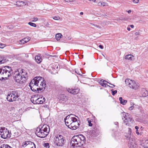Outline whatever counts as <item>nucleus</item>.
I'll return each instance as SVG.
<instances>
[{
    "label": "nucleus",
    "instance_id": "obj_1",
    "mask_svg": "<svg viewBox=\"0 0 148 148\" xmlns=\"http://www.w3.org/2000/svg\"><path fill=\"white\" fill-rule=\"evenodd\" d=\"M29 86L32 91L37 92H39V90L43 91L46 87L44 78L41 77L34 78L31 81Z\"/></svg>",
    "mask_w": 148,
    "mask_h": 148
},
{
    "label": "nucleus",
    "instance_id": "obj_2",
    "mask_svg": "<svg viewBox=\"0 0 148 148\" xmlns=\"http://www.w3.org/2000/svg\"><path fill=\"white\" fill-rule=\"evenodd\" d=\"M75 116H77L74 114H71L67 116L64 119L66 125L69 128L75 130L79 127L80 122L77 121Z\"/></svg>",
    "mask_w": 148,
    "mask_h": 148
},
{
    "label": "nucleus",
    "instance_id": "obj_3",
    "mask_svg": "<svg viewBox=\"0 0 148 148\" xmlns=\"http://www.w3.org/2000/svg\"><path fill=\"white\" fill-rule=\"evenodd\" d=\"M27 74L25 71L22 69L18 70L14 76V79L18 83L23 84L25 82L27 77Z\"/></svg>",
    "mask_w": 148,
    "mask_h": 148
},
{
    "label": "nucleus",
    "instance_id": "obj_4",
    "mask_svg": "<svg viewBox=\"0 0 148 148\" xmlns=\"http://www.w3.org/2000/svg\"><path fill=\"white\" fill-rule=\"evenodd\" d=\"M85 141V137L82 135L73 136L72 138L71 144L73 147H78L83 145Z\"/></svg>",
    "mask_w": 148,
    "mask_h": 148
},
{
    "label": "nucleus",
    "instance_id": "obj_5",
    "mask_svg": "<svg viewBox=\"0 0 148 148\" xmlns=\"http://www.w3.org/2000/svg\"><path fill=\"white\" fill-rule=\"evenodd\" d=\"M12 73V70L11 67L5 66L0 69V80H3L4 78H7Z\"/></svg>",
    "mask_w": 148,
    "mask_h": 148
},
{
    "label": "nucleus",
    "instance_id": "obj_6",
    "mask_svg": "<svg viewBox=\"0 0 148 148\" xmlns=\"http://www.w3.org/2000/svg\"><path fill=\"white\" fill-rule=\"evenodd\" d=\"M54 143L56 145L58 146H62L65 143V139L63 136L61 135H58L54 138Z\"/></svg>",
    "mask_w": 148,
    "mask_h": 148
},
{
    "label": "nucleus",
    "instance_id": "obj_7",
    "mask_svg": "<svg viewBox=\"0 0 148 148\" xmlns=\"http://www.w3.org/2000/svg\"><path fill=\"white\" fill-rule=\"evenodd\" d=\"M18 97V92L13 91L9 92L6 99L8 101L12 102L15 101Z\"/></svg>",
    "mask_w": 148,
    "mask_h": 148
},
{
    "label": "nucleus",
    "instance_id": "obj_8",
    "mask_svg": "<svg viewBox=\"0 0 148 148\" xmlns=\"http://www.w3.org/2000/svg\"><path fill=\"white\" fill-rule=\"evenodd\" d=\"M0 135L1 137L4 139L10 138L11 137V134L9 133V130L5 127L0 128Z\"/></svg>",
    "mask_w": 148,
    "mask_h": 148
},
{
    "label": "nucleus",
    "instance_id": "obj_9",
    "mask_svg": "<svg viewBox=\"0 0 148 148\" xmlns=\"http://www.w3.org/2000/svg\"><path fill=\"white\" fill-rule=\"evenodd\" d=\"M125 82L127 85L132 88L136 90L137 89V85L135 84V86H133L134 83V81L130 80V79H127L125 80Z\"/></svg>",
    "mask_w": 148,
    "mask_h": 148
},
{
    "label": "nucleus",
    "instance_id": "obj_10",
    "mask_svg": "<svg viewBox=\"0 0 148 148\" xmlns=\"http://www.w3.org/2000/svg\"><path fill=\"white\" fill-rule=\"evenodd\" d=\"M36 134L38 136L41 138H45L47 136V133L44 132L41 129H37Z\"/></svg>",
    "mask_w": 148,
    "mask_h": 148
},
{
    "label": "nucleus",
    "instance_id": "obj_11",
    "mask_svg": "<svg viewBox=\"0 0 148 148\" xmlns=\"http://www.w3.org/2000/svg\"><path fill=\"white\" fill-rule=\"evenodd\" d=\"M66 90L69 92L74 95L77 94L79 91V89L77 87H75L74 88H68Z\"/></svg>",
    "mask_w": 148,
    "mask_h": 148
},
{
    "label": "nucleus",
    "instance_id": "obj_12",
    "mask_svg": "<svg viewBox=\"0 0 148 148\" xmlns=\"http://www.w3.org/2000/svg\"><path fill=\"white\" fill-rule=\"evenodd\" d=\"M128 146L129 148H134L136 146L135 140L132 138L129 139Z\"/></svg>",
    "mask_w": 148,
    "mask_h": 148
},
{
    "label": "nucleus",
    "instance_id": "obj_13",
    "mask_svg": "<svg viewBox=\"0 0 148 148\" xmlns=\"http://www.w3.org/2000/svg\"><path fill=\"white\" fill-rule=\"evenodd\" d=\"M26 148H32V146H34L35 144L33 142L30 141H26L24 143Z\"/></svg>",
    "mask_w": 148,
    "mask_h": 148
},
{
    "label": "nucleus",
    "instance_id": "obj_14",
    "mask_svg": "<svg viewBox=\"0 0 148 148\" xmlns=\"http://www.w3.org/2000/svg\"><path fill=\"white\" fill-rule=\"evenodd\" d=\"M25 2L21 1H18L16 2V3L14 4V5H16L17 6H23L25 5Z\"/></svg>",
    "mask_w": 148,
    "mask_h": 148
},
{
    "label": "nucleus",
    "instance_id": "obj_15",
    "mask_svg": "<svg viewBox=\"0 0 148 148\" xmlns=\"http://www.w3.org/2000/svg\"><path fill=\"white\" fill-rule=\"evenodd\" d=\"M140 145L144 148H148V140H143Z\"/></svg>",
    "mask_w": 148,
    "mask_h": 148
},
{
    "label": "nucleus",
    "instance_id": "obj_16",
    "mask_svg": "<svg viewBox=\"0 0 148 148\" xmlns=\"http://www.w3.org/2000/svg\"><path fill=\"white\" fill-rule=\"evenodd\" d=\"M106 83H107L109 84H110V83L103 79L100 80L99 82V84L105 87H106V85L108 86V85L106 84Z\"/></svg>",
    "mask_w": 148,
    "mask_h": 148
},
{
    "label": "nucleus",
    "instance_id": "obj_17",
    "mask_svg": "<svg viewBox=\"0 0 148 148\" xmlns=\"http://www.w3.org/2000/svg\"><path fill=\"white\" fill-rule=\"evenodd\" d=\"M130 105L131 106L129 108V110H133L134 108H135L136 106V108H139L140 107L139 106L135 105V104L132 102H130Z\"/></svg>",
    "mask_w": 148,
    "mask_h": 148
},
{
    "label": "nucleus",
    "instance_id": "obj_18",
    "mask_svg": "<svg viewBox=\"0 0 148 148\" xmlns=\"http://www.w3.org/2000/svg\"><path fill=\"white\" fill-rule=\"evenodd\" d=\"M40 55L38 54L35 57V59L38 63H40L42 61V59L40 57Z\"/></svg>",
    "mask_w": 148,
    "mask_h": 148
},
{
    "label": "nucleus",
    "instance_id": "obj_19",
    "mask_svg": "<svg viewBox=\"0 0 148 148\" xmlns=\"http://www.w3.org/2000/svg\"><path fill=\"white\" fill-rule=\"evenodd\" d=\"M60 99L62 101H66L67 99L66 97L63 94L61 95L60 97Z\"/></svg>",
    "mask_w": 148,
    "mask_h": 148
},
{
    "label": "nucleus",
    "instance_id": "obj_20",
    "mask_svg": "<svg viewBox=\"0 0 148 148\" xmlns=\"http://www.w3.org/2000/svg\"><path fill=\"white\" fill-rule=\"evenodd\" d=\"M134 56L132 55H127L125 57V58L128 60H132Z\"/></svg>",
    "mask_w": 148,
    "mask_h": 148
},
{
    "label": "nucleus",
    "instance_id": "obj_21",
    "mask_svg": "<svg viewBox=\"0 0 148 148\" xmlns=\"http://www.w3.org/2000/svg\"><path fill=\"white\" fill-rule=\"evenodd\" d=\"M127 115H128V114H127L126 115H125V116L124 117L125 119L124 120V122L126 125H127V123L129 121V120H131L130 118L127 117Z\"/></svg>",
    "mask_w": 148,
    "mask_h": 148
},
{
    "label": "nucleus",
    "instance_id": "obj_22",
    "mask_svg": "<svg viewBox=\"0 0 148 148\" xmlns=\"http://www.w3.org/2000/svg\"><path fill=\"white\" fill-rule=\"evenodd\" d=\"M47 129L48 128L47 127L46 125H43L41 128L42 130H43V131L44 132L47 133V135L48 134V132L47 131Z\"/></svg>",
    "mask_w": 148,
    "mask_h": 148
},
{
    "label": "nucleus",
    "instance_id": "obj_23",
    "mask_svg": "<svg viewBox=\"0 0 148 148\" xmlns=\"http://www.w3.org/2000/svg\"><path fill=\"white\" fill-rule=\"evenodd\" d=\"M119 100L120 101V103L123 105L125 104L127 102V100L123 99L122 97L119 98Z\"/></svg>",
    "mask_w": 148,
    "mask_h": 148
},
{
    "label": "nucleus",
    "instance_id": "obj_24",
    "mask_svg": "<svg viewBox=\"0 0 148 148\" xmlns=\"http://www.w3.org/2000/svg\"><path fill=\"white\" fill-rule=\"evenodd\" d=\"M91 135L93 137H95L98 135V133L96 132L95 130H92L91 132Z\"/></svg>",
    "mask_w": 148,
    "mask_h": 148
},
{
    "label": "nucleus",
    "instance_id": "obj_25",
    "mask_svg": "<svg viewBox=\"0 0 148 148\" xmlns=\"http://www.w3.org/2000/svg\"><path fill=\"white\" fill-rule=\"evenodd\" d=\"M62 36V35L61 34L58 33L56 35V38L57 40H60Z\"/></svg>",
    "mask_w": 148,
    "mask_h": 148
},
{
    "label": "nucleus",
    "instance_id": "obj_26",
    "mask_svg": "<svg viewBox=\"0 0 148 148\" xmlns=\"http://www.w3.org/2000/svg\"><path fill=\"white\" fill-rule=\"evenodd\" d=\"M0 148H12L9 145L7 144H3L1 146Z\"/></svg>",
    "mask_w": 148,
    "mask_h": 148
},
{
    "label": "nucleus",
    "instance_id": "obj_27",
    "mask_svg": "<svg viewBox=\"0 0 148 148\" xmlns=\"http://www.w3.org/2000/svg\"><path fill=\"white\" fill-rule=\"evenodd\" d=\"M42 98H38L37 99H36V100H35V102H34V104H40V102L39 101H40V99H42Z\"/></svg>",
    "mask_w": 148,
    "mask_h": 148
},
{
    "label": "nucleus",
    "instance_id": "obj_28",
    "mask_svg": "<svg viewBox=\"0 0 148 148\" xmlns=\"http://www.w3.org/2000/svg\"><path fill=\"white\" fill-rule=\"evenodd\" d=\"M37 99L36 96H34V97H32L31 99V101L34 103V102H35V100Z\"/></svg>",
    "mask_w": 148,
    "mask_h": 148
},
{
    "label": "nucleus",
    "instance_id": "obj_29",
    "mask_svg": "<svg viewBox=\"0 0 148 148\" xmlns=\"http://www.w3.org/2000/svg\"><path fill=\"white\" fill-rule=\"evenodd\" d=\"M98 5L99 6H105L106 5H107V4H106V3H103V2H99L98 3Z\"/></svg>",
    "mask_w": 148,
    "mask_h": 148
},
{
    "label": "nucleus",
    "instance_id": "obj_30",
    "mask_svg": "<svg viewBox=\"0 0 148 148\" xmlns=\"http://www.w3.org/2000/svg\"><path fill=\"white\" fill-rule=\"evenodd\" d=\"M75 73L78 75H81V73H82L80 69L79 70H78L77 69H75Z\"/></svg>",
    "mask_w": 148,
    "mask_h": 148
},
{
    "label": "nucleus",
    "instance_id": "obj_31",
    "mask_svg": "<svg viewBox=\"0 0 148 148\" xmlns=\"http://www.w3.org/2000/svg\"><path fill=\"white\" fill-rule=\"evenodd\" d=\"M43 145L45 148H49V143H44Z\"/></svg>",
    "mask_w": 148,
    "mask_h": 148
},
{
    "label": "nucleus",
    "instance_id": "obj_32",
    "mask_svg": "<svg viewBox=\"0 0 148 148\" xmlns=\"http://www.w3.org/2000/svg\"><path fill=\"white\" fill-rule=\"evenodd\" d=\"M28 24L30 26L34 27H36V25L35 24L32 22H29L28 23Z\"/></svg>",
    "mask_w": 148,
    "mask_h": 148
},
{
    "label": "nucleus",
    "instance_id": "obj_33",
    "mask_svg": "<svg viewBox=\"0 0 148 148\" xmlns=\"http://www.w3.org/2000/svg\"><path fill=\"white\" fill-rule=\"evenodd\" d=\"M30 38L28 37L25 38H24L25 42H28L30 40Z\"/></svg>",
    "mask_w": 148,
    "mask_h": 148
},
{
    "label": "nucleus",
    "instance_id": "obj_34",
    "mask_svg": "<svg viewBox=\"0 0 148 148\" xmlns=\"http://www.w3.org/2000/svg\"><path fill=\"white\" fill-rule=\"evenodd\" d=\"M6 62V61L5 59H3L2 60H0V64L4 63Z\"/></svg>",
    "mask_w": 148,
    "mask_h": 148
},
{
    "label": "nucleus",
    "instance_id": "obj_35",
    "mask_svg": "<svg viewBox=\"0 0 148 148\" xmlns=\"http://www.w3.org/2000/svg\"><path fill=\"white\" fill-rule=\"evenodd\" d=\"M45 99L44 98H43L42 100V99H40V101H39V102H40V104H42L43 102H45Z\"/></svg>",
    "mask_w": 148,
    "mask_h": 148
},
{
    "label": "nucleus",
    "instance_id": "obj_36",
    "mask_svg": "<svg viewBox=\"0 0 148 148\" xmlns=\"http://www.w3.org/2000/svg\"><path fill=\"white\" fill-rule=\"evenodd\" d=\"M117 132H115L113 134H112V136H114V137H116V136H118V135H119V134H117Z\"/></svg>",
    "mask_w": 148,
    "mask_h": 148
},
{
    "label": "nucleus",
    "instance_id": "obj_37",
    "mask_svg": "<svg viewBox=\"0 0 148 148\" xmlns=\"http://www.w3.org/2000/svg\"><path fill=\"white\" fill-rule=\"evenodd\" d=\"M53 18L55 20H58L60 19V17L58 16H56L53 17Z\"/></svg>",
    "mask_w": 148,
    "mask_h": 148
},
{
    "label": "nucleus",
    "instance_id": "obj_38",
    "mask_svg": "<svg viewBox=\"0 0 148 148\" xmlns=\"http://www.w3.org/2000/svg\"><path fill=\"white\" fill-rule=\"evenodd\" d=\"M33 20L32 21V22H36L38 21V18L37 17H35V18H33Z\"/></svg>",
    "mask_w": 148,
    "mask_h": 148
},
{
    "label": "nucleus",
    "instance_id": "obj_39",
    "mask_svg": "<svg viewBox=\"0 0 148 148\" xmlns=\"http://www.w3.org/2000/svg\"><path fill=\"white\" fill-rule=\"evenodd\" d=\"M111 90L112 91V94L113 95H114L117 92V91L116 90L112 91V90Z\"/></svg>",
    "mask_w": 148,
    "mask_h": 148
},
{
    "label": "nucleus",
    "instance_id": "obj_40",
    "mask_svg": "<svg viewBox=\"0 0 148 148\" xmlns=\"http://www.w3.org/2000/svg\"><path fill=\"white\" fill-rule=\"evenodd\" d=\"M5 47V45L0 44V48H3Z\"/></svg>",
    "mask_w": 148,
    "mask_h": 148
},
{
    "label": "nucleus",
    "instance_id": "obj_41",
    "mask_svg": "<svg viewBox=\"0 0 148 148\" xmlns=\"http://www.w3.org/2000/svg\"><path fill=\"white\" fill-rule=\"evenodd\" d=\"M92 26H95V27H97V28H100L101 27L100 26H99L97 25H96L95 24H92V23L91 24Z\"/></svg>",
    "mask_w": 148,
    "mask_h": 148
},
{
    "label": "nucleus",
    "instance_id": "obj_42",
    "mask_svg": "<svg viewBox=\"0 0 148 148\" xmlns=\"http://www.w3.org/2000/svg\"><path fill=\"white\" fill-rule=\"evenodd\" d=\"M139 0H133V2L135 3H137L139 2Z\"/></svg>",
    "mask_w": 148,
    "mask_h": 148
},
{
    "label": "nucleus",
    "instance_id": "obj_43",
    "mask_svg": "<svg viewBox=\"0 0 148 148\" xmlns=\"http://www.w3.org/2000/svg\"><path fill=\"white\" fill-rule=\"evenodd\" d=\"M21 148H26V147L25 146V145H24V143H23L22 145L21 146Z\"/></svg>",
    "mask_w": 148,
    "mask_h": 148
},
{
    "label": "nucleus",
    "instance_id": "obj_44",
    "mask_svg": "<svg viewBox=\"0 0 148 148\" xmlns=\"http://www.w3.org/2000/svg\"><path fill=\"white\" fill-rule=\"evenodd\" d=\"M114 123V124H115V125H116V129H118V122H115Z\"/></svg>",
    "mask_w": 148,
    "mask_h": 148
},
{
    "label": "nucleus",
    "instance_id": "obj_45",
    "mask_svg": "<svg viewBox=\"0 0 148 148\" xmlns=\"http://www.w3.org/2000/svg\"><path fill=\"white\" fill-rule=\"evenodd\" d=\"M135 84H136V85H137V88H138L139 86V84L137 83H136L134 81V84H133V86H135Z\"/></svg>",
    "mask_w": 148,
    "mask_h": 148
},
{
    "label": "nucleus",
    "instance_id": "obj_46",
    "mask_svg": "<svg viewBox=\"0 0 148 148\" xmlns=\"http://www.w3.org/2000/svg\"><path fill=\"white\" fill-rule=\"evenodd\" d=\"M20 42H21V44H24L25 43L24 39L20 40Z\"/></svg>",
    "mask_w": 148,
    "mask_h": 148
},
{
    "label": "nucleus",
    "instance_id": "obj_47",
    "mask_svg": "<svg viewBox=\"0 0 148 148\" xmlns=\"http://www.w3.org/2000/svg\"><path fill=\"white\" fill-rule=\"evenodd\" d=\"M88 125L89 126H92V124L91 123V121H88Z\"/></svg>",
    "mask_w": 148,
    "mask_h": 148
},
{
    "label": "nucleus",
    "instance_id": "obj_48",
    "mask_svg": "<svg viewBox=\"0 0 148 148\" xmlns=\"http://www.w3.org/2000/svg\"><path fill=\"white\" fill-rule=\"evenodd\" d=\"M120 19L121 20H125V21H126L127 20V19L126 18H120Z\"/></svg>",
    "mask_w": 148,
    "mask_h": 148
},
{
    "label": "nucleus",
    "instance_id": "obj_49",
    "mask_svg": "<svg viewBox=\"0 0 148 148\" xmlns=\"http://www.w3.org/2000/svg\"><path fill=\"white\" fill-rule=\"evenodd\" d=\"M128 129V133L130 134H131V128H129Z\"/></svg>",
    "mask_w": 148,
    "mask_h": 148
},
{
    "label": "nucleus",
    "instance_id": "obj_50",
    "mask_svg": "<svg viewBox=\"0 0 148 148\" xmlns=\"http://www.w3.org/2000/svg\"><path fill=\"white\" fill-rule=\"evenodd\" d=\"M110 84V85H112V86H110L108 85V86H109V87H111V88H113V87H114L115 86V85H113V84Z\"/></svg>",
    "mask_w": 148,
    "mask_h": 148
},
{
    "label": "nucleus",
    "instance_id": "obj_51",
    "mask_svg": "<svg viewBox=\"0 0 148 148\" xmlns=\"http://www.w3.org/2000/svg\"><path fill=\"white\" fill-rule=\"evenodd\" d=\"M99 47L101 49H103V46L101 45H99Z\"/></svg>",
    "mask_w": 148,
    "mask_h": 148
},
{
    "label": "nucleus",
    "instance_id": "obj_52",
    "mask_svg": "<svg viewBox=\"0 0 148 148\" xmlns=\"http://www.w3.org/2000/svg\"><path fill=\"white\" fill-rule=\"evenodd\" d=\"M139 33L138 32H136L135 34V35L136 36L139 35Z\"/></svg>",
    "mask_w": 148,
    "mask_h": 148
},
{
    "label": "nucleus",
    "instance_id": "obj_53",
    "mask_svg": "<svg viewBox=\"0 0 148 148\" xmlns=\"http://www.w3.org/2000/svg\"><path fill=\"white\" fill-rule=\"evenodd\" d=\"M136 133L138 134V135L139 134V132H138V130H136Z\"/></svg>",
    "mask_w": 148,
    "mask_h": 148
},
{
    "label": "nucleus",
    "instance_id": "obj_54",
    "mask_svg": "<svg viewBox=\"0 0 148 148\" xmlns=\"http://www.w3.org/2000/svg\"><path fill=\"white\" fill-rule=\"evenodd\" d=\"M135 128L136 129V130H137L138 129V127L137 126H136L135 127Z\"/></svg>",
    "mask_w": 148,
    "mask_h": 148
},
{
    "label": "nucleus",
    "instance_id": "obj_55",
    "mask_svg": "<svg viewBox=\"0 0 148 148\" xmlns=\"http://www.w3.org/2000/svg\"><path fill=\"white\" fill-rule=\"evenodd\" d=\"M64 0L66 2H69V1L71 2V1H72L71 0Z\"/></svg>",
    "mask_w": 148,
    "mask_h": 148
},
{
    "label": "nucleus",
    "instance_id": "obj_56",
    "mask_svg": "<svg viewBox=\"0 0 148 148\" xmlns=\"http://www.w3.org/2000/svg\"><path fill=\"white\" fill-rule=\"evenodd\" d=\"M127 30L129 31H130V27H127Z\"/></svg>",
    "mask_w": 148,
    "mask_h": 148
},
{
    "label": "nucleus",
    "instance_id": "obj_57",
    "mask_svg": "<svg viewBox=\"0 0 148 148\" xmlns=\"http://www.w3.org/2000/svg\"><path fill=\"white\" fill-rule=\"evenodd\" d=\"M130 26L132 28H133L134 27V26L133 25H131Z\"/></svg>",
    "mask_w": 148,
    "mask_h": 148
},
{
    "label": "nucleus",
    "instance_id": "obj_58",
    "mask_svg": "<svg viewBox=\"0 0 148 148\" xmlns=\"http://www.w3.org/2000/svg\"><path fill=\"white\" fill-rule=\"evenodd\" d=\"M127 12L128 13H130L131 12V10H129Z\"/></svg>",
    "mask_w": 148,
    "mask_h": 148
},
{
    "label": "nucleus",
    "instance_id": "obj_59",
    "mask_svg": "<svg viewBox=\"0 0 148 148\" xmlns=\"http://www.w3.org/2000/svg\"><path fill=\"white\" fill-rule=\"evenodd\" d=\"M80 14L81 15H82L83 14V12H80Z\"/></svg>",
    "mask_w": 148,
    "mask_h": 148
},
{
    "label": "nucleus",
    "instance_id": "obj_60",
    "mask_svg": "<svg viewBox=\"0 0 148 148\" xmlns=\"http://www.w3.org/2000/svg\"><path fill=\"white\" fill-rule=\"evenodd\" d=\"M2 93V91L1 90H0V95Z\"/></svg>",
    "mask_w": 148,
    "mask_h": 148
}]
</instances>
